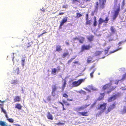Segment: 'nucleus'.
Here are the masks:
<instances>
[{
	"mask_svg": "<svg viewBox=\"0 0 126 126\" xmlns=\"http://www.w3.org/2000/svg\"><path fill=\"white\" fill-rule=\"evenodd\" d=\"M118 0H114V7L115 9L114 11V14L112 16L113 18V19H115L118 16L120 11V4L119 5L117 6V8H116Z\"/></svg>",
	"mask_w": 126,
	"mask_h": 126,
	"instance_id": "nucleus-1",
	"label": "nucleus"
},
{
	"mask_svg": "<svg viewBox=\"0 0 126 126\" xmlns=\"http://www.w3.org/2000/svg\"><path fill=\"white\" fill-rule=\"evenodd\" d=\"M106 1V0H99V2H96V5L95 6V10H97L99 6L101 9L104 8Z\"/></svg>",
	"mask_w": 126,
	"mask_h": 126,
	"instance_id": "nucleus-2",
	"label": "nucleus"
},
{
	"mask_svg": "<svg viewBox=\"0 0 126 126\" xmlns=\"http://www.w3.org/2000/svg\"><path fill=\"white\" fill-rule=\"evenodd\" d=\"M107 105V104L105 103H103L102 104L99 105V106L97 108V109L100 110L99 112V114H101L105 111Z\"/></svg>",
	"mask_w": 126,
	"mask_h": 126,
	"instance_id": "nucleus-3",
	"label": "nucleus"
},
{
	"mask_svg": "<svg viewBox=\"0 0 126 126\" xmlns=\"http://www.w3.org/2000/svg\"><path fill=\"white\" fill-rule=\"evenodd\" d=\"M109 20V16H106L105 20L101 18H99L98 20V27H99L102 23H108Z\"/></svg>",
	"mask_w": 126,
	"mask_h": 126,
	"instance_id": "nucleus-4",
	"label": "nucleus"
},
{
	"mask_svg": "<svg viewBox=\"0 0 126 126\" xmlns=\"http://www.w3.org/2000/svg\"><path fill=\"white\" fill-rule=\"evenodd\" d=\"M84 81V79H79L77 81H75L73 82L72 83V85L74 87H77L79 85Z\"/></svg>",
	"mask_w": 126,
	"mask_h": 126,
	"instance_id": "nucleus-5",
	"label": "nucleus"
},
{
	"mask_svg": "<svg viewBox=\"0 0 126 126\" xmlns=\"http://www.w3.org/2000/svg\"><path fill=\"white\" fill-rule=\"evenodd\" d=\"M116 105V104L114 102L112 104L110 105L108 107L107 110L105 111V114H107L109 112L114 108Z\"/></svg>",
	"mask_w": 126,
	"mask_h": 126,
	"instance_id": "nucleus-6",
	"label": "nucleus"
},
{
	"mask_svg": "<svg viewBox=\"0 0 126 126\" xmlns=\"http://www.w3.org/2000/svg\"><path fill=\"white\" fill-rule=\"evenodd\" d=\"M118 96V94H116L110 97H109L108 99V102H111L114 101L117 98Z\"/></svg>",
	"mask_w": 126,
	"mask_h": 126,
	"instance_id": "nucleus-7",
	"label": "nucleus"
},
{
	"mask_svg": "<svg viewBox=\"0 0 126 126\" xmlns=\"http://www.w3.org/2000/svg\"><path fill=\"white\" fill-rule=\"evenodd\" d=\"M92 47V46L89 45H83L81 47V51L83 52L86 50H89Z\"/></svg>",
	"mask_w": 126,
	"mask_h": 126,
	"instance_id": "nucleus-8",
	"label": "nucleus"
},
{
	"mask_svg": "<svg viewBox=\"0 0 126 126\" xmlns=\"http://www.w3.org/2000/svg\"><path fill=\"white\" fill-rule=\"evenodd\" d=\"M52 88L51 94L53 96H54L55 95V92L57 90V87L56 84H54L52 85Z\"/></svg>",
	"mask_w": 126,
	"mask_h": 126,
	"instance_id": "nucleus-9",
	"label": "nucleus"
},
{
	"mask_svg": "<svg viewBox=\"0 0 126 126\" xmlns=\"http://www.w3.org/2000/svg\"><path fill=\"white\" fill-rule=\"evenodd\" d=\"M89 105H85L82 106L77 108L75 109V110L78 111L83 110L86 109Z\"/></svg>",
	"mask_w": 126,
	"mask_h": 126,
	"instance_id": "nucleus-10",
	"label": "nucleus"
},
{
	"mask_svg": "<svg viewBox=\"0 0 126 126\" xmlns=\"http://www.w3.org/2000/svg\"><path fill=\"white\" fill-rule=\"evenodd\" d=\"M57 69L55 68H54L52 69L51 73L52 74L55 75L56 74L57 72H59L60 70V68L59 66H58L57 67Z\"/></svg>",
	"mask_w": 126,
	"mask_h": 126,
	"instance_id": "nucleus-11",
	"label": "nucleus"
},
{
	"mask_svg": "<svg viewBox=\"0 0 126 126\" xmlns=\"http://www.w3.org/2000/svg\"><path fill=\"white\" fill-rule=\"evenodd\" d=\"M67 17L66 16H65L63 18L62 20L60 22V27H61L62 25H63L64 23H65L67 21Z\"/></svg>",
	"mask_w": 126,
	"mask_h": 126,
	"instance_id": "nucleus-12",
	"label": "nucleus"
},
{
	"mask_svg": "<svg viewBox=\"0 0 126 126\" xmlns=\"http://www.w3.org/2000/svg\"><path fill=\"white\" fill-rule=\"evenodd\" d=\"M78 113L79 114H80V115L83 116H87L89 115L88 113V112L87 111L79 112H78Z\"/></svg>",
	"mask_w": 126,
	"mask_h": 126,
	"instance_id": "nucleus-13",
	"label": "nucleus"
},
{
	"mask_svg": "<svg viewBox=\"0 0 126 126\" xmlns=\"http://www.w3.org/2000/svg\"><path fill=\"white\" fill-rule=\"evenodd\" d=\"M105 95V93H101L100 96L97 99V100L100 101L103 100L104 98Z\"/></svg>",
	"mask_w": 126,
	"mask_h": 126,
	"instance_id": "nucleus-14",
	"label": "nucleus"
},
{
	"mask_svg": "<svg viewBox=\"0 0 126 126\" xmlns=\"http://www.w3.org/2000/svg\"><path fill=\"white\" fill-rule=\"evenodd\" d=\"M85 40V38L79 36V42L81 44H83Z\"/></svg>",
	"mask_w": 126,
	"mask_h": 126,
	"instance_id": "nucleus-15",
	"label": "nucleus"
},
{
	"mask_svg": "<svg viewBox=\"0 0 126 126\" xmlns=\"http://www.w3.org/2000/svg\"><path fill=\"white\" fill-rule=\"evenodd\" d=\"M47 118L49 119L52 120L53 119V117L52 115L49 112H47Z\"/></svg>",
	"mask_w": 126,
	"mask_h": 126,
	"instance_id": "nucleus-16",
	"label": "nucleus"
},
{
	"mask_svg": "<svg viewBox=\"0 0 126 126\" xmlns=\"http://www.w3.org/2000/svg\"><path fill=\"white\" fill-rule=\"evenodd\" d=\"M116 86H112L110 89L109 91L107 92V93L109 94L112 91L114 90L116 88Z\"/></svg>",
	"mask_w": 126,
	"mask_h": 126,
	"instance_id": "nucleus-17",
	"label": "nucleus"
},
{
	"mask_svg": "<svg viewBox=\"0 0 126 126\" xmlns=\"http://www.w3.org/2000/svg\"><path fill=\"white\" fill-rule=\"evenodd\" d=\"M14 102L20 101L21 98L18 96H16L14 98Z\"/></svg>",
	"mask_w": 126,
	"mask_h": 126,
	"instance_id": "nucleus-18",
	"label": "nucleus"
},
{
	"mask_svg": "<svg viewBox=\"0 0 126 126\" xmlns=\"http://www.w3.org/2000/svg\"><path fill=\"white\" fill-rule=\"evenodd\" d=\"M0 125L1 126H8L6 122L1 121H0Z\"/></svg>",
	"mask_w": 126,
	"mask_h": 126,
	"instance_id": "nucleus-19",
	"label": "nucleus"
},
{
	"mask_svg": "<svg viewBox=\"0 0 126 126\" xmlns=\"http://www.w3.org/2000/svg\"><path fill=\"white\" fill-rule=\"evenodd\" d=\"M110 85L109 84H106L104 85L102 88V89L103 90H105L108 89L109 87L110 86Z\"/></svg>",
	"mask_w": 126,
	"mask_h": 126,
	"instance_id": "nucleus-20",
	"label": "nucleus"
},
{
	"mask_svg": "<svg viewBox=\"0 0 126 126\" xmlns=\"http://www.w3.org/2000/svg\"><path fill=\"white\" fill-rule=\"evenodd\" d=\"M62 50V49L61 48V46L59 45H57L56 46V51L59 52L61 51Z\"/></svg>",
	"mask_w": 126,
	"mask_h": 126,
	"instance_id": "nucleus-21",
	"label": "nucleus"
},
{
	"mask_svg": "<svg viewBox=\"0 0 126 126\" xmlns=\"http://www.w3.org/2000/svg\"><path fill=\"white\" fill-rule=\"evenodd\" d=\"M94 36L93 35L89 36L87 37V39L90 41H93Z\"/></svg>",
	"mask_w": 126,
	"mask_h": 126,
	"instance_id": "nucleus-22",
	"label": "nucleus"
},
{
	"mask_svg": "<svg viewBox=\"0 0 126 126\" xmlns=\"http://www.w3.org/2000/svg\"><path fill=\"white\" fill-rule=\"evenodd\" d=\"M93 86L92 85H89L88 86L87 88H85V89L89 92H91V90Z\"/></svg>",
	"mask_w": 126,
	"mask_h": 126,
	"instance_id": "nucleus-23",
	"label": "nucleus"
},
{
	"mask_svg": "<svg viewBox=\"0 0 126 126\" xmlns=\"http://www.w3.org/2000/svg\"><path fill=\"white\" fill-rule=\"evenodd\" d=\"M121 113L123 114L126 113V106H124L123 109L120 111Z\"/></svg>",
	"mask_w": 126,
	"mask_h": 126,
	"instance_id": "nucleus-24",
	"label": "nucleus"
},
{
	"mask_svg": "<svg viewBox=\"0 0 126 126\" xmlns=\"http://www.w3.org/2000/svg\"><path fill=\"white\" fill-rule=\"evenodd\" d=\"M15 107L18 109L19 110H21V106L20 104H16V106Z\"/></svg>",
	"mask_w": 126,
	"mask_h": 126,
	"instance_id": "nucleus-25",
	"label": "nucleus"
},
{
	"mask_svg": "<svg viewBox=\"0 0 126 126\" xmlns=\"http://www.w3.org/2000/svg\"><path fill=\"white\" fill-rule=\"evenodd\" d=\"M93 58L91 56L89 57L87 60V62L88 63H89L92 60Z\"/></svg>",
	"mask_w": 126,
	"mask_h": 126,
	"instance_id": "nucleus-26",
	"label": "nucleus"
},
{
	"mask_svg": "<svg viewBox=\"0 0 126 126\" xmlns=\"http://www.w3.org/2000/svg\"><path fill=\"white\" fill-rule=\"evenodd\" d=\"M102 52L101 51H96L95 53V55L96 56L99 55L102 53Z\"/></svg>",
	"mask_w": 126,
	"mask_h": 126,
	"instance_id": "nucleus-27",
	"label": "nucleus"
},
{
	"mask_svg": "<svg viewBox=\"0 0 126 126\" xmlns=\"http://www.w3.org/2000/svg\"><path fill=\"white\" fill-rule=\"evenodd\" d=\"M110 30L112 33H114L115 31V30L113 26H111L110 27Z\"/></svg>",
	"mask_w": 126,
	"mask_h": 126,
	"instance_id": "nucleus-28",
	"label": "nucleus"
},
{
	"mask_svg": "<svg viewBox=\"0 0 126 126\" xmlns=\"http://www.w3.org/2000/svg\"><path fill=\"white\" fill-rule=\"evenodd\" d=\"M86 20V21L85 23L86 24L90 25L92 21V20Z\"/></svg>",
	"mask_w": 126,
	"mask_h": 126,
	"instance_id": "nucleus-29",
	"label": "nucleus"
},
{
	"mask_svg": "<svg viewBox=\"0 0 126 126\" xmlns=\"http://www.w3.org/2000/svg\"><path fill=\"white\" fill-rule=\"evenodd\" d=\"M63 103L66 106H69L70 105L69 103L67 101L64 100L63 101Z\"/></svg>",
	"mask_w": 126,
	"mask_h": 126,
	"instance_id": "nucleus-30",
	"label": "nucleus"
},
{
	"mask_svg": "<svg viewBox=\"0 0 126 126\" xmlns=\"http://www.w3.org/2000/svg\"><path fill=\"white\" fill-rule=\"evenodd\" d=\"M69 53L68 52H67L66 53H64L63 54L62 57L63 58H64L67 56L68 55Z\"/></svg>",
	"mask_w": 126,
	"mask_h": 126,
	"instance_id": "nucleus-31",
	"label": "nucleus"
},
{
	"mask_svg": "<svg viewBox=\"0 0 126 126\" xmlns=\"http://www.w3.org/2000/svg\"><path fill=\"white\" fill-rule=\"evenodd\" d=\"M79 93L80 94H82L84 95H86V92L85 91L82 90H81L79 91Z\"/></svg>",
	"mask_w": 126,
	"mask_h": 126,
	"instance_id": "nucleus-32",
	"label": "nucleus"
},
{
	"mask_svg": "<svg viewBox=\"0 0 126 126\" xmlns=\"http://www.w3.org/2000/svg\"><path fill=\"white\" fill-rule=\"evenodd\" d=\"M97 25V21H96V19L95 18L93 23V25L94 27H96V26Z\"/></svg>",
	"mask_w": 126,
	"mask_h": 126,
	"instance_id": "nucleus-33",
	"label": "nucleus"
},
{
	"mask_svg": "<svg viewBox=\"0 0 126 126\" xmlns=\"http://www.w3.org/2000/svg\"><path fill=\"white\" fill-rule=\"evenodd\" d=\"M121 49V48H118L117 49H116L112 51H111L110 52V53H112L114 52H115L116 51H118V50H120Z\"/></svg>",
	"mask_w": 126,
	"mask_h": 126,
	"instance_id": "nucleus-34",
	"label": "nucleus"
},
{
	"mask_svg": "<svg viewBox=\"0 0 126 126\" xmlns=\"http://www.w3.org/2000/svg\"><path fill=\"white\" fill-rule=\"evenodd\" d=\"M66 81L65 80H64L63 84L62 86V89L63 90L65 87L66 85Z\"/></svg>",
	"mask_w": 126,
	"mask_h": 126,
	"instance_id": "nucleus-35",
	"label": "nucleus"
},
{
	"mask_svg": "<svg viewBox=\"0 0 126 126\" xmlns=\"http://www.w3.org/2000/svg\"><path fill=\"white\" fill-rule=\"evenodd\" d=\"M0 108L1 109V111L3 112L4 114H6V110L3 108V107H1Z\"/></svg>",
	"mask_w": 126,
	"mask_h": 126,
	"instance_id": "nucleus-36",
	"label": "nucleus"
},
{
	"mask_svg": "<svg viewBox=\"0 0 126 126\" xmlns=\"http://www.w3.org/2000/svg\"><path fill=\"white\" fill-rule=\"evenodd\" d=\"M95 69H94L93 71L91 73H90V75L91 78H92L93 77V74H94V72L95 71Z\"/></svg>",
	"mask_w": 126,
	"mask_h": 126,
	"instance_id": "nucleus-37",
	"label": "nucleus"
},
{
	"mask_svg": "<svg viewBox=\"0 0 126 126\" xmlns=\"http://www.w3.org/2000/svg\"><path fill=\"white\" fill-rule=\"evenodd\" d=\"M76 14L77 15L76 16V17L77 18H79L82 16V15L79 13H77Z\"/></svg>",
	"mask_w": 126,
	"mask_h": 126,
	"instance_id": "nucleus-38",
	"label": "nucleus"
},
{
	"mask_svg": "<svg viewBox=\"0 0 126 126\" xmlns=\"http://www.w3.org/2000/svg\"><path fill=\"white\" fill-rule=\"evenodd\" d=\"M80 0H72V2L73 4L76 3V2H79Z\"/></svg>",
	"mask_w": 126,
	"mask_h": 126,
	"instance_id": "nucleus-39",
	"label": "nucleus"
},
{
	"mask_svg": "<svg viewBox=\"0 0 126 126\" xmlns=\"http://www.w3.org/2000/svg\"><path fill=\"white\" fill-rule=\"evenodd\" d=\"M63 96L65 98H67L68 97V96L66 93H64L63 94Z\"/></svg>",
	"mask_w": 126,
	"mask_h": 126,
	"instance_id": "nucleus-40",
	"label": "nucleus"
},
{
	"mask_svg": "<svg viewBox=\"0 0 126 126\" xmlns=\"http://www.w3.org/2000/svg\"><path fill=\"white\" fill-rule=\"evenodd\" d=\"M7 120L9 122L11 123H13L14 122V120L12 118L7 119Z\"/></svg>",
	"mask_w": 126,
	"mask_h": 126,
	"instance_id": "nucleus-41",
	"label": "nucleus"
},
{
	"mask_svg": "<svg viewBox=\"0 0 126 126\" xmlns=\"http://www.w3.org/2000/svg\"><path fill=\"white\" fill-rule=\"evenodd\" d=\"M16 73H17L18 74H19V68L18 67H17L16 69V70H15Z\"/></svg>",
	"mask_w": 126,
	"mask_h": 126,
	"instance_id": "nucleus-42",
	"label": "nucleus"
},
{
	"mask_svg": "<svg viewBox=\"0 0 126 126\" xmlns=\"http://www.w3.org/2000/svg\"><path fill=\"white\" fill-rule=\"evenodd\" d=\"M75 58H71L70 60L68 61L67 63H70Z\"/></svg>",
	"mask_w": 126,
	"mask_h": 126,
	"instance_id": "nucleus-43",
	"label": "nucleus"
},
{
	"mask_svg": "<svg viewBox=\"0 0 126 126\" xmlns=\"http://www.w3.org/2000/svg\"><path fill=\"white\" fill-rule=\"evenodd\" d=\"M125 5V0H123L122 3V7H124Z\"/></svg>",
	"mask_w": 126,
	"mask_h": 126,
	"instance_id": "nucleus-44",
	"label": "nucleus"
},
{
	"mask_svg": "<svg viewBox=\"0 0 126 126\" xmlns=\"http://www.w3.org/2000/svg\"><path fill=\"white\" fill-rule=\"evenodd\" d=\"M56 124L58 125H64L65 124V123H61L60 122H59Z\"/></svg>",
	"mask_w": 126,
	"mask_h": 126,
	"instance_id": "nucleus-45",
	"label": "nucleus"
},
{
	"mask_svg": "<svg viewBox=\"0 0 126 126\" xmlns=\"http://www.w3.org/2000/svg\"><path fill=\"white\" fill-rule=\"evenodd\" d=\"M89 19V15L88 14H86L85 16V19L86 20H88Z\"/></svg>",
	"mask_w": 126,
	"mask_h": 126,
	"instance_id": "nucleus-46",
	"label": "nucleus"
},
{
	"mask_svg": "<svg viewBox=\"0 0 126 126\" xmlns=\"http://www.w3.org/2000/svg\"><path fill=\"white\" fill-rule=\"evenodd\" d=\"M25 61V59H22L21 60L22 65L23 66H24V65Z\"/></svg>",
	"mask_w": 126,
	"mask_h": 126,
	"instance_id": "nucleus-47",
	"label": "nucleus"
},
{
	"mask_svg": "<svg viewBox=\"0 0 126 126\" xmlns=\"http://www.w3.org/2000/svg\"><path fill=\"white\" fill-rule=\"evenodd\" d=\"M51 100V96H48L47 97V101H49Z\"/></svg>",
	"mask_w": 126,
	"mask_h": 126,
	"instance_id": "nucleus-48",
	"label": "nucleus"
},
{
	"mask_svg": "<svg viewBox=\"0 0 126 126\" xmlns=\"http://www.w3.org/2000/svg\"><path fill=\"white\" fill-rule=\"evenodd\" d=\"M126 77V72L125 73V74H124L123 75L122 79V80L124 79Z\"/></svg>",
	"mask_w": 126,
	"mask_h": 126,
	"instance_id": "nucleus-49",
	"label": "nucleus"
},
{
	"mask_svg": "<svg viewBox=\"0 0 126 126\" xmlns=\"http://www.w3.org/2000/svg\"><path fill=\"white\" fill-rule=\"evenodd\" d=\"M79 37H75L74 38H73V40L74 41H75V40H79Z\"/></svg>",
	"mask_w": 126,
	"mask_h": 126,
	"instance_id": "nucleus-50",
	"label": "nucleus"
},
{
	"mask_svg": "<svg viewBox=\"0 0 126 126\" xmlns=\"http://www.w3.org/2000/svg\"><path fill=\"white\" fill-rule=\"evenodd\" d=\"M91 90H92L93 91H97V89L96 88L94 87L93 86H92Z\"/></svg>",
	"mask_w": 126,
	"mask_h": 126,
	"instance_id": "nucleus-51",
	"label": "nucleus"
},
{
	"mask_svg": "<svg viewBox=\"0 0 126 126\" xmlns=\"http://www.w3.org/2000/svg\"><path fill=\"white\" fill-rule=\"evenodd\" d=\"M110 47H108V49L107 50H105V52L106 53V54H107L108 53V50L109 49H110Z\"/></svg>",
	"mask_w": 126,
	"mask_h": 126,
	"instance_id": "nucleus-52",
	"label": "nucleus"
},
{
	"mask_svg": "<svg viewBox=\"0 0 126 126\" xmlns=\"http://www.w3.org/2000/svg\"><path fill=\"white\" fill-rule=\"evenodd\" d=\"M66 100L67 101H73V98H72L70 99H69L68 98Z\"/></svg>",
	"mask_w": 126,
	"mask_h": 126,
	"instance_id": "nucleus-53",
	"label": "nucleus"
},
{
	"mask_svg": "<svg viewBox=\"0 0 126 126\" xmlns=\"http://www.w3.org/2000/svg\"><path fill=\"white\" fill-rule=\"evenodd\" d=\"M123 43V42L122 41H121L119 42L118 43V44L119 45V46H120V44H122Z\"/></svg>",
	"mask_w": 126,
	"mask_h": 126,
	"instance_id": "nucleus-54",
	"label": "nucleus"
},
{
	"mask_svg": "<svg viewBox=\"0 0 126 126\" xmlns=\"http://www.w3.org/2000/svg\"><path fill=\"white\" fill-rule=\"evenodd\" d=\"M59 103H60L62 105L63 107L64 106V104H63V102L62 103V102H60Z\"/></svg>",
	"mask_w": 126,
	"mask_h": 126,
	"instance_id": "nucleus-55",
	"label": "nucleus"
},
{
	"mask_svg": "<svg viewBox=\"0 0 126 126\" xmlns=\"http://www.w3.org/2000/svg\"><path fill=\"white\" fill-rule=\"evenodd\" d=\"M64 13H63V12H62V13H59V15H63L64 14Z\"/></svg>",
	"mask_w": 126,
	"mask_h": 126,
	"instance_id": "nucleus-56",
	"label": "nucleus"
},
{
	"mask_svg": "<svg viewBox=\"0 0 126 126\" xmlns=\"http://www.w3.org/2000/svg\"><path fill=\"white\" fill-rule=\"evenodd\" d=\"M78 63V61H75V62H73V63H74L77 64Z\"/></svg>",
	"mask_w": 126,
	"mask_h": 126,
	"instance_id": "nucleus-57",
	"label": "nucleus"
},
{
	"mask_svg": "<svg viewBox=\"0 0 126 126\" xmlns=\"http://www.w3.org/2000/svg\"><path fill=\"white\" fill-rule=\"evenodd\" d=\"M94 65H93V66H92L90 68V69L91 70L93 68H94Z\"/></svg>",
	"mask_w": 126,
	"mask_h": 126,
	"instance_id": "nucleus-58",
	"label": "nucleus"
},
{
	"mask_svg": "<svg viewBox=\"0 0 126 126\" xmlns=\"http://www.w3.org/2000/svg\"><path fill=\"white\" fill-rule=\"evenodd\" d=\"M65 43L66 45H69V43L68 42H65Z\"/></svg>",
	"mask_w": 126,
	"mask_h": 126,
	"instance_id": "nucleus-59",
	"label": "nucleus"
},
{
	"mask_svg": "<svg viewBox=\"0 0 126 126\" xmlns=\"http://www.w3.org/2000/svg\"><path fill=\"white\" fill-rule=\"evenodd\" d=\"M5 114V116L7 118H8V117L7 115V113H6V114Z\"/></svg>",
	"mask_w": 126,
	"mask_h": 126,
	"instance_id": "nucleus-60",
	"label": "nucleus"
},
{
	"mask_svg": "<svg viewBox=\"0 0 126 126\" xmlns=\"http://www.w3.org/2000/svg\"><path fill=\"white\" fill-rule=\"evenodd\" d=\"M15 125L16 126H21L20 125L17 124H15Z\"/></svg>",
	"mask_w": 126,
	"mask_h": 126,
	"instance_id": "nucleus-61",
	"label": "nucleus"
},
{
	"mask_svg": "<svg viewBox=\"0 0 126 126\" xmlns=\"http://www.w3.org/2000/svg\"><path fill=\"white\" fill-rule=\"evenodd\" d=\"M41 36L40 34L39 35H38L37 36V37L39 38Z\"/></svg>",
	"mask_w": 126,
	"mask_h": 126,
	"instance_id": "nucleus-62",
	"label": "nucleus"
},
{
	"mask_svg": "<svg viewBox=\"0 0 126 126\" xmlns=\"http://www.w3.org/2000/svg\"><path fill=\"white\" fill-rule=\"evenodd\" d=\"M31 46V45H29L28 46H27V48H28L29 47H30Z\"/></svg>",
	"mask_w": 126,
	"mask_h": 126,
	"instance_id": "nucleus-63",
	"label": "nucleus"
},
{
	"mask_svg": "<svg viewBox=\"0 0 126 126\" xmlns=\"http://www.w3.org/2000/svg\"><path fill=\"white\" fill-rule=\"evenodd\" d=\"M63 110H66L65 109L64 107V106H63Z\"/></svg>",
	"mask_w": 126,
	"mask_h": 126,
	"instance_id": "nucleus-64",
	"label": "nucleus"
}]
</instances>
